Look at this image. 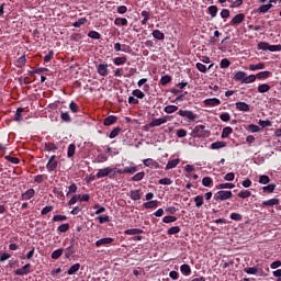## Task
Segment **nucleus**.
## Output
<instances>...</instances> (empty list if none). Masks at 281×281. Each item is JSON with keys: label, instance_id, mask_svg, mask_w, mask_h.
<instances>
[{"label": "nucleus", "instance_id": "nucleus-56", "mask_svg": "<svg viewBox=\"0 0 281 281\" xmlns=\"http://www.w3.org/2000/svg\"><path fill=\"white\" fill-rule=\"evenodd\" d=\"M78 201H80V194H75V195L68 201V205H76V203H78Z\"/></svg>", "mask_w": 281, "mask_h": 281}, {"label": "nucleus", "instance_id": "nucleus-38", "mask_svg": "<svg viewBox=\"0 0 281 281\" xmlns=\"http://www.w3.org/2000/svg\"><path fill=\"white\" fill-rule=\"evenodd\" d=\"M212 150H218V148H225V142H215L211 145Z\"/></svg>", "mask_w": 281, "mask_h": 281}, {"label": "nucleus", "instance_id": "nucleus-46", "mask_svg": "<svg viewBox=\"0 0 281 281\" xmlns=\"http://www.w3.org/2000/svg\"><path fill=\"white\" fill-rule=\"evenodd\" d=\"M75 155H76V145L75 144H70L68 146L67 156L68 157H74Z\"/></svg>", "mask_w": 281, "mask_h": 281}, {"label": "nucleus", "instance_id": "nucleus-2", "mask_svg": "<svg viewBox=\"0 0 281 281\" xmlns=\"http://www.w3.org/2000/svg\"><path fill=\"white\" fill-rule=\"evenodd\" d=\"M234 194L232 191H218L214 194V201H227V199H232Z\"/></svg>", "mask_w": 281, "mask_h": 281}, {"label": "nucleus", "instance_id": "nucleus-53", "mask_svg": "<svg viewBox=\"0 0 281 281\" xmlns=\"http://www.w3.org/2000/svg\"><path fill=\"white\" fill-rule=\"evenodd\" d=\"M212 183L213 181H212V178L210 177H205L202 179V186H204V188H210Z\"/></svg>", "mask_w": 281, "mask_h": 281}, {"label": "nucleus", "instance_id": "nucleus-27", "mask_svg": "<svg viewBox=\"0 0 281 281\" xmlns=\"http://www.w3.org/2000/svg\"><path fill=\"white\" fill-rule=\"evenodd\" d=\"M130 199H132V201H139V199H142V194L139 193V190H132L130 192Z\"/></svg>", "mask_w": 281, "mask_h": 281}, {"label": "nucleus", "instance_id": "nucleus-16", "mask_svg": "<svg viewBox=\"0 0 281 281\" xmlns=\"http://www.w3.org/2000/svg\"><path fill=\"white\" fill-rule=\"evenodd\" d=\"M158 205H159V201L153 200L149 202H145L143 204V207H145L146 210H155V207H158Z\"/></svg>", "mask_w": 281, "mask_h": 281}, {"label": "nucleus", "instance_id": "nucleus-39", "mask_svg": "<svg viewBox=\"0 0 281 281\" xmlns=\"http://www.w3.org/2000/svg\"><path fill=\"white\" fill-rule=\"evenodd\" d=\"M132 95L138 98V100H144V98H146V94H144L139 89L133 90Z\"/></svg>", "mask_w": 281, "mask_h": 281}, {"label": "nucleus", "instance_id": "nucleus-33", "mask_svg": "<svg viewBox=\"0 0 281 281\" xmlns=\"http://www.w3.org/2000/svg\"><path fill=\"white\" fill-rule=\"evenodd\" d=\"M80 271V263H75L68 269V276H74Z\"/></svg>", "mask_w": 281, "mask_h": 281}, {"label": "nucleus", "instance_id": "nucleus-28", "mask_svg": "<svg viewBox=\"0 0 281 281\" xmlns=\"http://www.w3.org/2000/svg\"><path fill=\"white\" fill-rule=\"evenodd\" d=\"M272 8H273V4H263L258 8L257 12H259V14H265L269 12V10H271Z\"/></svg>", "mask_w": 281, "mask_h": 281}, {"label": "nucleus", "instance_id": "nucleus-26", "mask_svg": "<svg viewBox=\"0 0 281 281\" xmlns=\"http://www.w3.org/2000/svg\"><path fill=\"white\" fill-rule=\"evenodd\" d=\"M26 63H27V58H25V55H23L15 60V67H19V68L25 67Z\"/></svg>", "mask_w": 281, "mask_h": 281}, {"label": "nucleus", "instance_id": "nucleus-49", "mask_svg": "<svg viewBox=\"0 0 281 281\" xmlns=\"http://www.w3.org/2000/svg\"><path fill=\"white\" fill-rule=\"evenodd\" d=\"M176 111H179V106L177 105H167L165 108V113H176Z\"/></svg>", "mask_w": 281, "mask_h": 281}, {"label": "nucleus", "instance_id": "nucleus-23", "mask_svg": "<svg viewBox=\"0 0 281 281\" xmlns=\"http://www.w3.org/2000/svg\"><path fill=\"white\" fill-rule=\"evenodd\" d=\"M257 91L259 93H267V92L271 91V86H269V83L259 85L257 88Z\"/></svg>", "mask_w": 281, "mask_h": 281}, {"label": "nucleus", "instance_id": "nucleus-30", "mask_svg": "<svg viewBox=\"0 0 281 281\" xmlns=\"http://www.w3.org/2000/svg\"><path fill=\"white\" fill-rule=\"evenodd\" d=\"M140 16H143L144 19L142 20V25H146V23H148V21H150V12L148 11H142L140 12Z\"/></svg>", "mask_w": 281, "mask_h": 281}, {"label": "nucleus", "instance_id": "nucleus-42", "mask_svg": "<svg viewBox=\"0 0 281 281\" xmlns=\"http://www.w3.org/2000/svg\"><path fill=\"white\" fill-rule=\"evenodd\" d=\"M271 181V178H269V176L263 175L259 177V183H261V186H267V183H269Z\"/></svg>", "mask_w": 281, "mask_h": 281}, {"label": "nucleus", "instance_id": "nucleus-62", "mask_svg": "<svg viewBox=\"0 0 281 281\" xmlns=\"http://www.w3.org/2000/svg\"><path fill=\"white\" fill-rule=\"evenodd\" d=\"M177 221L176 216L168 215L162 218V223H175Z\"/></svg>", "mask_w": 281, "mask_h": 281}, {"label": "nucleus", "instance_id": "nucleus-13", "mask_svg": "<svg viewBox=\"0 0 281 281\" xmlns=\"http://www.w3.org/2000/svg\"><path fill=\"white\" fill-rule=\"evenodd\" d=\"M144 166H146L147 168H159V162H157L156 160L151 159V158H147L143 161Z\"/></svg>", "mask_w": 281, "mask_h": 281}, {"label": "nucleus", "instance_id": "nucleus-37", "mask_svg": "<svg viewBox=\"0 0 281 281\" xmlns=\"http://www.w3.org/2000/svg\"><path fill=\"white\" fill-rule=\"evenodd\" d=\"M114 25H128V20H126V18H116Z\"/></svg>", "mask_w": 281, "mask_h": 281}, {"label": "nucleus", "instance_id": "nucleus-11", "mask_svg": "<svg viewBox=\"0 0 281 281\" xmlns=\"http://www.w3.org/2000/svg\"><path fill=\"white\" fill-rule=\"evenodd\" d=\"M166 122H168V117L154 119L149 123V126L150 128H154V126H161V124H166Z\"/></svg>", "mask_w": 281, "mask_h": 281}, {"label": "nucleus", "instance_id": "nucleus-55", "mask_svg": "<svg viewBox=\"0 0 281 281\" xmlns=\"http://www.w3.org/2000/svg\"><path fill=\"white\" fill-rule=\"evenodd\" d=\"M49 212H54V206L53 205L45 206L41 211V214H42V216H45V215L49 214Z\"/></svg>", "mask_w": 281, "mask_h": 281}, {"label": "nucleus", "instance_id": "nucleus-50", "mask_svg": "<svg viewBox=\"0 0 281 281\" xmlns=\"http://www.w3.org/2000/svg\"><path fill=\"white\" fill-rule=\"evenodd\" d=\"M122 131L121 127H115L109 135L110 139H115L117 135H120V132Z\"/></svg>", "mask_w": 281, "mask_h": 281}, {"label": "nucleus", "instance_id": "nucleus-41", "mask_svg": "<svg viewBox=\"0 0 281 281\" xmlns=\"http://www.w3.org/2000/svg\"><path fill=\"white\" fill-rule=\"evenodd\" d=\"M171 81H172V77L166 75L161 77L160 85H162V87H166V85H169V82Z\"/></svg>", "mask_w": 281, "mask_h": 281}, {"label": "nucleus", "instance_id": "nucleus-61", "mask_svg": "<svg viewBox=\"0 0 281 281\" xmlns=\"http://www.w3.org/2000/svg\"><path fill=\"white\" fill-rule=\"evenodd\" d=\"M87 23V18H81L78 21H76L72 25L74 27H80L81 25H85Z\"/></svg>", "mask_w": 281, "mask_h": 281}, {"label": "nucleus", "instance_id": "nucleus-36", "mask_svg": "<svg viewBox=\"0 0 281 281\" xmlns=\"http://www.w3.org/2000/svg\"><path fill=\"white\" fill-rule=\"evenodd\" d=\"M126 60H127L126 57L123 56V57H116V58H114V59H113V63H114V65H116L117 67H120V65H125Z\"/></svg>", "mask_w": 281, "mask_h": 281}, {"label": "nucleus", "instance_id": "nucleus-32", "mask_svg": "<svg viewBox=\"0 0 281 281\" xmlns=\"http://www.w3.org/2000/svg\"><path fill=\"white\" fill-rule=\"evenodd\" d=\"M151 34H153L154 38H156L157 41H164V38H166V35L159 30L153 31Z\"/></svg>", "mask_w": 281, "mask_h": 281}, {"label": "nucleus", "instance_id": "nucleus-10", "mask_svg": "<svg viewBox=\"0 0 281 281\" xmlns=\"http://www.w3.org/2000/svg\"><path fill=\"white\" fill-rule=\"evenodd\" d=\"M243 21H245V14L243 13H238L236 14L232 21H231V25H240V23H243Z\"/></svg>", "mask_w": 281, "mask_h": 281}, {"label": "nucleus", "instance_id": "nucleus-48", "mask_svg": "<svg viewBox=\"0 0 281 281\" xmlns=\"http://www.w3.org/2000/svg\"><path fill=\"white\" fill-rule=\"evenodd\" d=\"M45 180H47L46 175H37L34 177L35 183H43Z\"/></svg>", "mask_w": 281, "mask_h": 281}, {"label": "nucleus", "instance_id": "nucleus-22", "mask_svg": "<svg viewBox=\"0 0 281 281\" xmlns=\"http://www.w3.org/2000/svg\"><path fill=\"white\" fill-rule=\"evenodd\" d=\"M180 161L181 160L179 158L168 161V164L166 166V170H172V168H177V166H179Z\"/></svg>", "mask_w": 281, "mask_h": 281}, {"label": "nucleus", "instance_id": "nucleus-52", "mask_svg": "<svg viewBox=\"0 0 281 281\" xmlns=\"http://www.w3.org/2000/svg\"><path fill=\"white\" fill-rule=\"evenodd\" d=\"M60 256H63V248H59V249L53 251V254H52L53 260H58V258H60Z\"/></svg>", "mask_w": 281, "mask_h": 281}, {"label": "nucleus", "instance_id": "nucleus-47", "mask_svg": "<svg viewBox=\"0 0 281 281\" xmlns=\"http://www.w3.org/2000/svg\"><path fill=\"white\" fill-rule=\"evenodd\" d=\"M231 65L232 63L227 58L222 59L220 63L221 69H227Z\"/></svg>", "mask_w": 281, "mask_h": 281}, {"label": "nucleus", "instance_id": "nucleus-51", "mask_svg": "<svg viewBox=\"0 0 281 281\" xmlns=\"http://www.w3.org/2000/svg\"><path fill=\"white\" fill-rule=\"evenodd\" d=\"M145 176L146 173H144V171H140L132 177V181H142Z\"/></svg>", "mask_w": 281, "mask_h": 281}, {"label": "nucleus", "instance_id": "nucleus-18", "mask_svg": "<svg viewBox=\"0 0 281 281\" xmlns=\"http://www.w3.org/2000/svg\"><path fill=\"white\" fill-rule=\"evenodd\" d=\"M205 106H218L221 104V100L213 98L204 100Z\"/></svg>", "mask_w": 281, "mask_h": 281}, {"label": "nucleus", "instance_id": "nucleus-3", "mask_svg": "<svg viewBox=\"0 0 281 281\" xmlns=\"http://www.w3.org/2000/svg\"><path fill=\"white\" fill-rule=\"evenodd\" d=\"M193 137H207V131H205V125H196L193 128Z\"/></svg>", "mask_w": 281, "mask_h": 281}, {"label": "nucleus", "instance_id": "nucleus-29", "mask_svg": "<svg viewBox=\"0 0 281 281\" xmlns=\"http://www.w3.org/2000/svg\"><path fill=\"white\" fill-rule=\"evenodd\" d=\"M195 67H196L198 70L201 71V74H205V72L207 71V69H212V67H214V65L211 64V65L209 66V68H207V67H206L205 65H203L202 63H198V64L195 65Z\"/></svg>", "mask_w": 281, "mask_h": 281}, {"label": "nucleus", "instance_id": "nucleus-21", "mask_svg": "<svg viewBox=\"0 0 281 281\" xmlns=\"http://www.w3.org/2000/svg\"><path fill=\"white\" fill-rule=\"evenodd\" d=\"M117 122V116L111 115L104 119L103 124L104 126H111Z\"/></svg>", "mask_w": 281, "mask_h": 281}, {"label": "nucleus", "instance_id": "nucleus-31", "mask_svg": "<svg viewBox=\"0 0 281 281\" xmlns=\"http://www.w3.org/2000/svg\"><path fill=\"white\" fill-rule=\"evenodd\" d=\"M180 271L183 276H190L192 273V268L184 263L180 267Z\"/></svg>", "mask_w": 281, "mask_h": 281}, {"label": "nucleus", "instance_id": "nucleus-8", "mask_svg": "<svg viewBox=\"0 0 281 281\" xmlns=\"http://www.w3.org/2000/svg\"><path fill=\"white\" fill-rule=\"evenodd\" d=\"M34 194H36V191L34 189H29L21 194V199L22 201H30V199H34Z\"/></svg>", "mask_w": 281, "mask_h": 281}, {"label": "nucleus", "instance_id": "nucleus-64", "mask_svg": "<svg viewBox=\"0 0 281 281\" xmlns=\"http://www.w3.org/2000/svg\"><path fill=\"white\" fill-rule=\"evenodd\" d=\"M268 52H281V45H269Z\"/></svg>", "mask_w": 281, "mask_h": 281}, {"label": "nucleus", "instance_id": "nucleus-19", "mask_svg": "<svg viewBox=\"0 0 281 281\" xmlns=\"http://www.w3.org/2000/svg\"><path fill=\"white\" fill-rule=\"evenodd\" d=\"M262 192L263 194H273V192H276V183L262 187Z\"/></svg>", "mask_w": 281, "mask_h": 281}, {"label": "nucleus", "instance_id": "nucleus-17", "mask_svg": "<svg viewBox=\"0 0 281 281\" xmlns=\"http://www.w3.org/2000/svg\"><path fill=\"white\" fill-rule=\"evenodd\" d=\"M269 76H271V71L269 70H265V71H261L257 75H254L255 77V80L258 79V80H266L267 78H269Z\"/></svg>", "mask_w": 281, "mask_h": 281}, {"label": "nucleus", "instance_id": "nucleus-40", "mask_svg": "<svg viewBox=\"0 0 281 281\" xmlns=\"http://www.w3.org/2000/svg\"><path fill=\"white\" fill-rule=\"evenodd\" d=\"M209 13L211 14L212 19H215L216 14H218V7L216 5L209 7Z\"/></svg>", "mask_w": 281, "mask_h": 281}, {"label": "nucleus", "instance_id": "nucleus-44", "mask_svg": "<svg viewBox=\"0 0 281 281\" xmlns=\"http://www.w3.org/2000/svg\"><path fill=\"white\" fill-rule=\"evenodd\" d=\"M88 36L94 41H100V38H102V35H100L97 31H90Z\"/></svg>", "mask_w": 281, "mask_h": 281}, {"label": "nucleus", "instance_id": "nucleus-15", "mask_svg": "<svg viewBox=\"0 0 281 281\" xmlns=\"http://www.w3.org/2000/svg\"><path fill=\"white\" fill-rule=\"evenodd\" d=\"M25 112V109L23 108H18L16 112L14 114V122H22L23 121V113Z\"/></svg>", "mask_w": 281, "mask_h": 281}, {"label": "nucleus", "instance_id": "nucleus-24", "mask_svg": "<svg viewBox=\"0 0 281 281\" xmlns=\"http://www.w3.org/2000/svg\"><path fill=\"white\" fill-rule=\"evenodd\" d=\"M234 188H236V186L234 183H221L217 186V190H234Z\"/></svg>", "mask_w": 281, "mask_h": 281}, {"label": "nucleus", "instance_id": "nucleus-54", "mask_svg": "<svg viewBox=\"0 0 281 281\" xmlns=\"http://www.w3.org/2000/svg\"><path fill=\"white\" fill-rule=\"evenodd\" d=\"M181 232V228L179 226H172L168 229L169 236H172L175 234H179Z\"/></svg>", "mask_w": 281, "mask_h": 281}, {"label": "nucleus", "instance_id": "nucleus-1", "mask_svg": "<svg viewBox=\"0 0 281 281\" xmlns=\"http://www.w3.org/2000/svg\"><path fill=\"white\" fill-rule=\"evenodd\" d=\"M236 82H241V85H251L256 82V77L254 75L247 76L245 71H237L234 76Z\"/></svg>", "mask_w": 281, "mask_h": 281}, {"label": "nucleus", "instance_id": "nucleus-58", "mask_svg": "<svg viewBox=\"0 0 281 281\" xmlns=\"http://www.w3.org/2000/svg\"><path fill=\"white\" fill-rule=\"evenodd\" d=\"M125 175H135L137 172V167H126L124 168Z\"/></svg>", "mask_w": 281, "mask_h": 281}, {"label": "nucleus", "instance_id": "nucleus-25", "mask_svg": "<svg viewBox=\"0 0 281 281\" xmlns=\"http://www.w3.org/2000/svg\"><path fill=\"white\" fill-rule=\"evenodd\" d=\"M236 109L238 111H244V112H249V110H250L249 104H247L245 102H237L236 103Z\"/></svg>", "mask_w": 281, "mask_h": 281}, {"label": "nucleus", "instance_id": "nucleus-43", "mask_svg": "<svg viewBox=\"0 0 281 281\" xmlns=\"http://www.w3.org/2000/svg\"><path fill=\"white\" fill-rule=\"evenodd\" d=\"M45 150L56 151V150H58V146H56V144H54V143H45Z\"/></svg>", "mask_w": 281, "mask_h": 281}, {"label": "nucleus", "instance_id": "nucleus-63", "mask_svg": "<svg viewBox=\"0 0 281 281\" xmlns=\"http://www.w3.org/2000/svg\"><path fill=\"white\" fill-rule=\"evenodd\" d=\"M57 229L61 234H65L66 232H69V224H61Z\"/></svg>", "mask_w": 281, "mask_h": 281}, {"label": "nucleus", "instance_id": "nucleus-59", "mask_svg": "<svg viewBox=\"0 0 281 281\" xmlns=\"http://www.w3.org/2000/svg\"><path fill=\"white\" fill-rule=\"evenodd\" d=\"M54 223H63V221H67V216L65 215H55L53 217Z\"/></svg>", "mask_w": 281, "mask_h": 281}, {"label": "nucleus", "instance_id": "nucleus-34", "mask_svg": "<svg viewBox=\"0 0 281 281\" xmlns=\"http://www.w3.org/2000/svg\"><path fill=\"white\" fill-rule=\"evenodd\" d=\"M233 132L234 130L231 126L224 127L222 132V138L225 139L229 137V135H232Z\"/></svg>", "mask_w": 281, "mask_h": 281}, {"label": "nucleus", "instance_id": "nucleus-20", "mask_svg": "<svg viewBox=\"0 0 281 281\" xmlns=\"http://www.w3.org/2000/svg\"><path fill=\"white\" fill-rule=\"evenodd\" d=\"M127 236H137V234H144V231L140 228H130L124 232Z\"/></svg>", "mask_w": 281, "mask_h": 281}, {"label": "nucleus", "instance_id": "nucleus-12", "mask_svg": "<svg viewBox=\"0 0 281 281\" xmlns=\"http://www.w3.org/2000/svg\"><path fill=\"white\" fill-rule=\"evenodd\" d=\"M263 207H273V205H280V199L273 198L262 202Z\"/></svg>", "mask_w": 281, "mask_h": 281}, {"label": "nucleus", "instance_id": "nucleus-45", "mask_svg": "<svg viewBox=\"0 0 281 281\" xmlns=\"http://www.w3.org/2000/svg\"><path fill=\"white\" fill-rule=\"evenodd\" d=\"M195 207H203V195H198L194 198Z\"/></svg>", "mask_w": 281, "mask_h": 281}, {"label": "nucleus", "instance_id": "nucleus-60", "mask_svg": "<svg viewBox=\"0 0 281 281\" xmlns=\"http://www.w3.org/2000/svg\"><path fill=\"white\" fill-rule=\"evenodd\" d=\"M60 119L63 122H71V116H69V112H61Z\"/></svg>", "mask_w": 281, "mask_h": 281}, {"label": "nucleus", "instance_id": "nucleus-14", "mask_svg": "<svg viewBox=\"0 0 281 281\" xmlns=\"http://www.w3.org/2000/svg\"><path fill=\"white\" fill-rule=\"evenodd\" d=\"M113 238L111 237H104L95 241L97 247H102V245H111L113 243Z\"/></svg>", "mask_w": 281, "mask_h": 281}, {"label": "nucleus", "instance_id": "nucleus-6", "mask_svg": "<svg viewBox=\"0 0 281 281\" xmlns=\"http://www.w3.org/2000/svg\"><path fill=\"white\" fill-rule=\"evenodd\" d=\"M46 168L48 170V172H54V170H56V168H58V161L56 160V155L50 156Z\"/></svg>", "mask_w": 281, "mask_h": 281}, {"label": "nucleus", "instance_id": "nucleus-9", "mask_svg": "<svg viewBox=\"0 0 281 281\" xmlns=\"http://www.w3.org/2000/svg\"><path fill=\"white\" fill-rule=\"evenodd\" d=\"M30 267H31V265L26 263L22 268L15 270L14 276H27V273H30Z\"/></svg>", "mask_w": 281, "mask_h": 281}, {"label": "nucleus", "instance_id": "nucleus-57", "mask_svg": "<svg viewBox=\"0 0 281 281\" xmlns=\"http://www.w3.org/2000/svg\"><path fill=\"white\" fill-rule=\"evenodd\" d=\"M237 196H239V199H249V196H251V192L250 191H240Z\"/></svg>", "mask_w": 281, "mask_h": 281}, {"label": "nucleus", "instance_id": "nucleus-7", "mask_svg": "<svg viewBox=\"0 0 281 281\" xmlns=\"http://www.w3.org/2000/svg\"><path fill=\"white\" fill-rule=\"evenodd\" d=\"M97 71L99 76L106 77L109 76V64H100L97 66Z\"/></svg>", "mask_w": 281, "mask_h": 281}, {"label": "nucleus", "instance_id": "nucleus-4", "mask_svg": "<svg viewBox=\"0 0 281 281\" xmlns=\"http://www.w3.org/2000/svg\"><path fill=\"white\" fill-rule=\"evenodd\" d=\"M111 175H113V168L111 167H105L103 169H100L97 172V179H103V177H112Z\"/></svg>", "mask_w": 281, "mask_h": 281}, {"label": "nucleus", "instance_id": "nucleus-5", "mask_svg": "<svg viewBox=\"0 0 281 281\" xmlns=\"http://www.w3.org/2000/svg\"><path fill=\"white\" fill-rule=\"evenodd\" d=\"M178 115H180L181 117H187L191 122H194V120L199 117L196 114H194V112L188 110H179Z\"/></svg>", "mask_w": 281, "mask_h": 281}, {"label": "nucleus", "instance_id": "nucleus-35", "mask_svg": "<svg viewBox=\"0 0 281 281\" xmlns=\"http://www.w3.org/2000/svg\"><path fill=\"white\" fill-rule=\"evenodd\" d=\"M258 69H265V63H259L257 65H254V64L249 65L250 71H258Z\"/></svg>", "mask_w": 281, "mask_h": 281}]
</instances>
